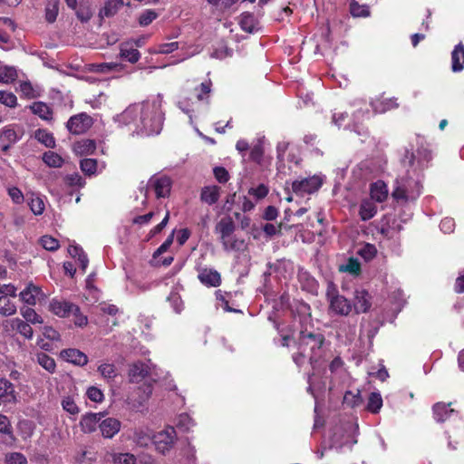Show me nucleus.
Returning a JSON list of instances; mask_svg holds the SVG:
<instances>
[{"label": "nucleus", "instance_id": "obj_57", "mask_svg": "<svg viewBox=\"0 0 464 464\" xmlns=\"http://www.w3.org/2000/svg\"><path fill=\"white\" fill-rule=\"evenodd\" d=\"M16 77V71L13 67H0V82L8 83L13 82Z\"/></svg>", "mask_w": 464, "mask_h": 464}, {"label": "nucleus", "instance_id": "obj_2", "mask_svg": "<svg viewBox=\"0 0 464 464\" xmlns=\"http://www.w3.org/2000/svg\"><path fill=\"white\" fill-rule=\"evenodd\" d=\"M430 153L426 149L417 151V155L411 154V158L404 160L405 166L410 169L405 175L400 176L394 185L392 192V198L401 203L415 201L421 194V170L427 166L430 160Z\"/></svg>", "mask_w": 464, "mask_h": 464}, {"label": "nucleus", "instance_id": "obj_17", "mask_svg": "<svg viewBox=\"0 0 464 464\" xmlns=\"http://www.w3.org/2000/svg\"><path fill=\"white\" fill-rule=\"evenodd\" d=\"M150 366L147 362H135L129 366L128 376L130 382H140L150 372Z\"/></svg>", "mask_w": 464, "mask_h": 464}, {"label": "nucleus", "instance_id": "obj_10", "mask_svg": "<svg viewBox=\"0 0 464 464\" xmlns=\"http://www.w3.org/2000/svg\"><path fill=\"white\" fill-rule=\"evenodd\" d=\"M327 299L329 301V310L334 314L346 316L352 311L350 301L334 290L328 291Z\"/></svg>", "mask_w": 464, "mask_h": 464}, {"label": "nucleus", "instance_id": "obj_15", "mask_svg": "<svg viewBox=\"0 0 464 464\" xmlns=\"http://www.w3.org/2000/svg\"><path fill=\"white\" fill-rule=\"evenodd\" d=\"M19 297L23 303L30 306H34L38 302L44 299L45 295L41 287L34 285L33 283H29L25 288L20 292Z\"/></svg>", "mask_w": 464, "mask_h": 464}, {"label": "nucleus", "instance_id": "obj_42", "mask_svg": "<svg viewBox=\"0 0 464 464\" xmlns=\"http://www.w3.org/2000/svg\"><path fill=\"white\" fill-rule=\"evenodd\" d=\"M343 403L352 408L360 406L362 403L361 392L359 390L346 392L343 396Z\"/></svg>", "mask_w": 464, "mask_h": 464}, {"label": "nucleus", "instance_id": "obj_46", "mask_svg": "<svg viewBox=\"0 0 464 464\" xmlns=\"http://www.w3.org/2000/svg\"><path fill=\"white\" fill-rule=\"evenodd\" d=\"M35 139L48 148H54L55 140L53 134L45 130H38L34 134Z\"/></svg>", "mask_w": 464, "mask_h": 464}, {"label": "nucleus", "instance_id": "obj_12", "mask_svg": "<svg viewBox=\"0 0 464 464\" xmlns=\"http://www.w3.org/2000/svg\"><path fill=\"white\" fill-rule=\"evenodd\" d=\"M353 426L351 423L346 424L343 427L337 428L331 439L332 446L336 448L348 446L351 448L356 443V440L353 435Z\"/></svg>", "mask_w": 464, "mask_h": 464}, {"label": "nucleus", "instance_id": "obj_23", "mask_svg": "<svg viewBox=\"0 0 464 464\" xmlns=\"http://www.w3.org/2000/svg\"><path fill=\"white\" fill-rule=\"evenodd\" d=\"M370 195V198L373 201L379 203L384 202L389 195L387 185L382 180H377L371 185Z\"/></svg>", "mask_w": 464, "mask_h": 464}, {"label": "nucleus", "instance_id": "obj_19", "mask_svg": "<svg viewBox=\"0 0 464 464\" xmlns=\"http://www.w3.org/2000/svg\"><path fill=\"white\" fill-rule=\"evenodd\" d=\"M104 417L103 412L98 413H86L82 416L80 420L81 430L84 433H92L96 430L102 418Z\"/></svg>", "mask_w": 464, "mask_h": 464}, {"label": "nucleus", "instance_id": "obj_1", "mask_svg": "<svg viewBox=\"0 0 464 464\" xmlns=\"http://www.w3.org/2000/svg\"><path fill=\"white\" fill-rule=\"evenodd\" d=\"M161 107L162 98L158 95L142 102L130 104L113 119L119 124L129 126L137 134L156 135L162 130L164 121Z\"/></svg>", "mask_w": 464, "mask_h": 464}, {"label": "nucleus", "instance_id": "obj_43", "mask_svg": "<svg viewBox=\"0 0 464 464\" xmlns=\"http://www.w3.org/2000/svg\"><path fill=\"white\" fill-rule=\"evenodd\" d=\"M122 5V0H106L104 7L101 11V14L107 17L112 16Z\"/></svg>", "mask_w": 464, "mask_h": 464}, {"label": "nucleus", "instance_id": "obj_27", "mask_svg": "<svg viewBox=\"0 0 464 464\" xmlns=\"http://www.w3.org/2000/svg\"><path fill=\"white\" fill-rule=\"evenodd\" d=\"M371 106L374 112L384 113L387 111L394 109L398 106L396 100L393 98L380 97L371 102Z\"/></svg>", "mask_w": 464, "mask_h": 464}, {"label": "nucleus", "instance_id": "obj_20", "mask_svg": "<svg viewBox=\"0 0 464 464\" xmlns=\"http://www.w3.org/2000/svg\"><path fill=\"white\" fill-rule=\"evenodd\" d=\"M121 427V421L115 418H106L99 423L102 435L106 439L113 438L120 431Z\"/></svg>", "mask_w": 464, "mask_h": 464}, {"label": "nucleus", "instance_id": "obj_18", "mask_svg": "<svg viewBox=\"0 0 464 464\" xmlns=\"http://www.w3.org/2000/svg\"><path fill=\"white\" fill-rule=\"evenodd\" d=\"M152 430L148 426H140L134 429L132 440L134 443L140 447L146 448L153 443Z\"/></svg>", "mask_w": 464, "mask_h": 464}, {"label": "nucleus", "instance_id": "obj_31", "mask_svg": "<svg viewBox=\"0 0 464 464\" xmlns=\"http://www.w3.org/2000/svg\"><path fill=\"white\" fill-rule=\"evenodd\" d=\"M239 24L243 31L250 34L255 33L259 29L257 19L250 13H244L241 14Z\"/></svg>", "mask_w": 464, "mask_h": 464}, {"label": "nucleus", "instance_id": "obj_61", "mask_svg": "<svg viewBox=\"0 0 464 464\" xmlns=\"http://www.w3.org/2000/svg\"><path fill=\"white\" fill-rule=\"evenodd\" d=\"M43 247L49 251H54L59 248V242L56 238L50 236H44L40 239Z\"/></svg>", "mask_w": 464, "mask_h": 464}, {"label": "nucleus", "instance_id": "obj_8", "mask_svg": "<svg viewBox=\"0 0 464 464\" xmlns=\"http://www.w3.org/2000/svg\"><path fill=\"white\" fill-rule=\"evenodd\" d=\"M323 184L322 177L314 175L312 177L304 178L295 180L292 184L293 191L299 196L312 194L317 191Z\"/></svg>", "mask_w": 464, "mask_h": 464}, {"label": "nucleus", "instance_id": "obj_22", "mask_svg": "<svg viewBox=\"0 0 464 464\" xmlns=\"http://www.w3.org/2000/svg\"><path fill=\"white\" fill-rule=\"evenodd\" d=\"M61 357L75 365L83 366L88 362V357L85 353L77 349H66L61 352Z\"/></svg>", "mask_w": 464, "mask_h": 464}, {"label": "nucleus", "instance_id": "obj_49", "mask_svg": "<svg viewBox=\"0 0 464 464\" xmlns=\"http://www.w3.org/2000/svg\"><path fill=\"white\" fill-rule=\"evenodd\" d=\"M339 270L347 272L353 276H357L360 273L361 266L357 259L349 258L346 263L340 266Z\"/></svg>", "mask_w": 464, "mask_h": 464}, {"label": "nucleus", "instance_id": "obj_48", "mask_svg": "<svg viewBox=\"0 0 464 464\" xmlns=\"http://www.w3.org/2000/svg\"><path fill=\"white\" fill-rule=\"evenodd\" d=\"M98 372L106 380H113L117 376V369L113 363L103 362L99 365Z\"/></svg>", "mask_w": 464, "mask_h": 464}, {"label": "nucleus", "instance_id": "obj_4", "mask_svg": "<svg viewBox=\"0 0 464 464\" xmlns=\"http://www.w3.org/2000/svg\"><path fill=\"white\" fill-rule=\"evenodd\" d=\"M211 82L207 81L196 88L197 102H193L191 104H189L186 100L179 101L178 102L179 108L188 114L191 124L193 123L194 119H199L207 112L209 104L208 99L211 92Z\"/></svg>", "mask_w": 464, "mask_h": 464}, {"label": "nucleus", "instance_id": "obj_28", "mask_svg": "<svg viewBox=\"0 0 464 464\" xmlns=\"http://www.w3.org/2000/svg\"><path fill=\"white\" fill-rule=\"evenodd\" d=\"M27 203L31 211L36 216L42 215L45 209L44 198L39 194L28 193Z\"/></svg>", "mask_w": 464, "mask_h": 464}, {"label": "nucleus", "instance_id": "obj_5", "mask_svg": "<svg viewBox=\"0 0 464 464\" xmlns=\"http://www.w3.org/2000/svg\"><path fill=\"white\" fill-rule=\"evenodd\" d=\"M236 226L229 217L222 218L216 226V232L226 251H240L245 247V241L234 235Z\"/></svg>", "mask_w": 464, "mask_h": 464}, {"label": "nucleus", "instance_id": "obj_29", "mask_svg": "<svg viewBox=\"0 0 464 464\" xmlns=\"http://www.w3.org/2000/svg\"><path fill=\"white\" fill-rule=\"evenodd\" d=\"M138 393H139L138 400L133 399L132 397H129L127 399V402L130 405V407L135 411H139L143 406L144 402L149 400V398L150 397V395L152 393V388L150 385L146 386L143 389L142 392H141V389L139 388Z\"/></svg>", "mask_w": 464, "mask_h": 464}, {"label": "nucleus", "instance_id": "obj_25", "mask_svg": "<svg viewBox=\"0 0 464 464\" xmlns=\"http://www.w3.org/2000/svg\"><path fill=\"white\" fill-rule=\"evenodd\" d=\"M464 69V44L462 43L455 45L451 52V70L453 72H459Z\"/></svg>", "mask_w": 464, "mask_h": 464}, {"label": "nucleus", "instance_id": "obj_36", "mask_svg": "<svg viewBox=\"0 0 464 464\" xmlns=\"http://www.w3.org/2000/svg\"><path fill=\"white\" fill-rule=\"evenodd\" d=\"M450 404L437 403L433 406V414L436 421L443 422L454 413V410L450 408Z\"/></svg>", "mask_w": 464, "mask_h": 464}, {"label": "nucleus", "instance_id": "obj_34", "mask_svg": "<svg viewBox=\"0 0 464 464\" xmlns=\"http://www.w3.org/2000/svg\"><path fill=\"white\" fill-rule=\"evenodd\" d=\"M96 150L95 142L92 140L82 139L73 144V151L77 155L92 154Z\"/></svg>", "mask_w": 464, "mask_h": 464}, {"label": "nucleus", "instance_id": "obj_51", "mask_svg": "<svg viewBox=\"0 0 464 464\" xmlns=\"http://www.w3.org/2000/svg\"><path fill=\"white\" fill-rule=\"evenodd\" d=\"M111 456L113 464H136V458L131 453H112Z\"/></svg>", "mask_w": 464, "mask_h": 464}, {"label": "nucleus", "instance_id": "obj_62", "mask_svg": "<svg viewBox=\"0 0 464 464\" xmlns=\"http://www.w3.org/2000/svg\"><path fill=\"white\" fill-rule=\"evenodd\" d=\"M0 102L13 108L16 105L17 98L13 92L0 91Z\"/></svg>", "mask_w": 464, "mask_h": 464}, {"label": "nucleus", "instance_id": "obj_9", "mask_svg": "<svg viewBox=\"0 0 464 464\" xmlns=\"http://www.w3.org/2000/svg\"><path fill=\"white\" fill-rule=\"evenodd\" d=\"M382 170L381 161L376 159H366L358 163L353 170V176L358 179H368Z\"/></svg>", "mask_w": 464, "mask_h": 464}, {"label": "nucleus", "instance_id": "obj_37", "mask_svg": "<svg viewBox=\"0 0 464 464\" xmlns=\"http://www.w3.org/2000/svg\"><path fill=\"white\" fill-rule=\"evenodd\" d=\"M121 57L131 63H135L139 61L140 54L137 49L129 47V44L126 43L121 45Z\"/></svg>", "mask_w": 464, "mask_h": 464}, {"label": "nucleus", "instance_id": "obj_59", "mask_svg": "<svg viewBox=\"0 0 464 464\" xmlns=\"http://www.w3.org/2000/svg\"><path fill=\"white\" fill-rule=\"evenodd\" d=\"M377 253V249L375 246L372 244H365L362 246L359 251L358 254L364 259V260H371L372 259Z\"/></svg>", "mask_w": 464, "mask_h": 464}, {"label": "nucleus", "instance_id": "obj_58", "mask_svg": "<svg viewBox=\"0 0 464 464\" xmlns=\"http://www.w3.org/2000/svg\"><path fill=\"white\" fill-rule=\"evenodd\" d=\"M158 17V14L154 10L147 9L140 14L139 24L141 26H147Z\"/></svg>", "mask_w": 464, "mask_h": 464}, {"label": "nucleus", "instance_id": "obj_50", "mask_svg": "<svg viewBox=\"0 0 464 464\" xmlns=\"http://www.w3.org/2000/svg\"><path fill=\"white\" fill-rule=\"evenodd\" d=\"M350 11L354 17H367L370 15L369 7L365 5H359L354 0L350 3Z\"/></svg>", "mask_w": 464, "mask_h": 464}, {"label": "nucleus", "instance_id": "obj_13", "mask_svg": "<svg viewBox=\"0 0 464 464\" xmlns=\"http://www.w3.org/2000/svg\"><path fill=\"white\" fill-rule=\"evenodd\" d=\"M51 313L61 318L71 316L72 312L78 311V305L63 298L54 297L48 305Z\"/></svg>", "mask_w": 464, "mask_h": 464}, {"label": "nucleus", "instance_id": "obj_45", "mask_svg": "<svg viewBox=\"0 0 464 464\" xmlns=\"http://www.w3.org/2000/svg\"><path fill=\"white\" fill-rule=\"evenodd\" d=\"M176 425L183 431H190L195 427L196 422L188 414L182 413L178 416Z\"/></svg>", "mask_w": 464, "mask_h": 464}, {"label": "nucleus", "instance_id": "obj_52", "mask_svg": "<svg viewBox=\"0 0 464 464\" xmlns=\"http://www.w3.org/2000/svg\"><path fill=\"white\" fill-rule=\"evenodd\" d=\"M37 362L44 369H45L49 372H54L56 366L55 362L52 357H50L46 353H39L37 354Z\"/></svg>", "mask_w": 464, "mask_h": 464}, {"label": "nucleus", "instance_id": "obj_53", "mask_svg": "<svg viewBox=\"0 0 464 464\" xmlns=\"http://www.w3.org/2000/svg\"><path fill=\"white\" fill-rule=\"evenodd\" d=\"M356 333V324H349L345 325L344 323L341 324L336 329V334L339 337L344 336L345 338L352 339L354 337Z\"/></svg>", "mask_w": 464, "mask_h": 464}, {"label": "nucleus", "instance_id": "obj_63", "mask_svg": "<svg viewBox=\"0 0 464 464\" xmlns=\"http://www.w3.org/2000/svg\"><path fill=\"white\" fill-rule=\"evenodd\" d=\"M27 459L20 452H12L5 456V464H26Z\"/></svg>", "mask_w": 464, "mask_h": 464}, {"label": "nucleus", "instance_id": "obj_16", "mask_svg": "<svg viewBox=\"0 0 464 464\" xmlns=\"http://www.w3.org/2000/svg\"><path fill=\"white\" fill-rule=\"evenodd\" d=\"M372 306V296L364 289H356L354 292L353 307L356 314L367 313Z\"/></svg>", "mask_w": 464, "mask_h": 464}, {"label": "nucleus", "instance_id": "obj_11", "mask_svg": "<svg viewBox=\"0 0 464 464\" xmlns=\"http://www.w3.org/2000/svg\"><path fill=\"white\" fill-rule=\"evenodd\" d=\"M24 135V130L16 124H10L0 130V140L2 142V150H8L12 145L19 141Z\"/></svg>", "mask_w": 464, "mask_h": 464}, {"label": "nucleus", "instance_id": "obj_38", "mask_svg": "<svg viewBox=\"0 0 464 464\" xmlns=\"http://www.w3.org/2000/svg\"><path fill=\"white\" fill-rule=\"evenodd\" d=\"M17 311L15 304L5 295H0V314L4 316L14 315Z\"/></svg>", "mask_w": 464, "mask_h": 464}, {"label": "nucleus", "instance_id": "obj_21", "mask_svg": "<svg viewBox=\"0 0 464 464\" xmlns=\"http://www.w3.org/2000/svg\"><path fill=\"white\" fill-rule=\"evenodd\" d=\"M199 281L207 286H218L220 285V274L212 268H202L198 276Z\"/></svg>", "mask_w": 464, "mask_h": 464}, {"label": "nucleus", "instance_id": "obj_14", "mask_svg": "<svg viewBox=\"0 0 464 464\" xmlns=\"http://www.w3.org/2000/svg\"><path fill=\"white\" fill-rule=\"evenodd\" d=\"M92 125V119L87 113H79L72 116L67 121L66 127L72 134H82Z\"/></svg>", "mask_w": 464, "mask_h": 464}, {"label": "nucleus", "instance_id": "obj_64", "mask_svg": "<svg viewBox=\"0 0 464 464\" xmlns=\"http://www.w3.org/2000/svg\"><path fill=\"white\" fill-rule=\"evenodd\" d=\"M268 188L266 185L260 184L256 188H250L248 194L258 200L266 198L268 194Z\"/></svg>", "mask_w": 464, "mask_h": 464}, {"label": "nucleus", "instance_id": "obj_39", "mask_svg": "<svg viewBox=\"0 0 464 464\" xmlns=\"http://www.w3.org/2000/svg\"><path fill=\"white\" fill-rule=\"evenodd\" d=\"M44 162L50 168H61L63 165V159L54 151H46L43 155Z\"/></svg>", "mask_w": 464, "mask_h": 464}, {"label": "nucleus", "instance_id": "obj_30", "mask_svg": "<svg viewBox=\"0 0 464 464\" xmlns=\"http://www.w3.org/2000/svg\"><path fill=\"white\" fill-rule=\"evenodd\" d=\"M219 197L220 188L215 185L204 187L200 193V199L208 205L217 203Z\"/></svg>", "mask_w": 464, "mask_h": 464}, {"label": "nucleus", "instance_id": "obj_7", "mask_svg": "<svg viewBox=\"0 0 464 464\" xmlns=\"http://www.w3.org/2000/svg\"><path fill=\"white\" fill-rule=\"evenodd\" d=\"M172 181L164 174H155L150 177L146 185V193L153 190L157 198H167L170 193Z\"/></svg>", "mask_w": 464, "mask_h": 464}, {"label": "nucleus", "instance_id": "obj_26", "mask_svg": "<svg viewBox=\"0 0 464 464\" xmlns=\"http://www.w3.org/2000/svg\"><path fill=\"white\" fill-rule=\"evenodd\" d=\"M377 213V206L371 198L362 199L359 206V216L362 221L372 218Z\"/></svg>", "mask_w": 464, "mask_h": 464}, {"label": "nucleus", "instance_id": "obj_24", "mask_svg": "<svg viewBox=\"0 0 464 464\" xmlns=\"http://www.w3.org/2000/svg\"><path fill=\"white\" fill-rule=\"evenodd\" d=\"M298 281L303 290L310 294L317 293L318 284L307 271L303 269L298 271Z\"/></svg>", "mask_w": 464, "mask_h": 464}, {"label": "nucleus", "instance_id": "obj_54", "mask_svg": "<svg viewBox=\"0 0 464 464\" xmlns=\"http://www.w3.org/2000/svg\"><path fill=\"white\" fill-rule=\"evenodd\" d=\"M81 169L86 175H92L97 171L98 162L94 159H83L80 163Z\"/></svg>", "mask_w": 464, "mask_h": 464}, {"label": "nucleus", "instance_id": "obj_44", "mask_svg": "<svg viewBox=\"0 0 464 464\" xmlns=\"http://www.w3.org/2000/svg\"><path fill=\"white\" fill-rule=\"evenodd\" d=\"M61 405L63 411H65L66 412L72 416H76L80 412V408L78 407L72 396L63 397L61 401Z\"/></svg>", "mask_w": 464, "mask_h": 464}, {"label": "nucleus", "instance_id": "obj_41", "mask_svg": "<svg viewBox=\"0 0 464 464\" xmlns=\"http://www.w3.org/2000/svg\"><path fill=\"white\" fill-rule=\"evenodd\" d=\"M382 407V398L380 392H373L370 394L367 402V410L372 413H377Z\"/></svg>", "mask_w": 464, "mask_h": 464}, {"label": "nucleus", "instance_id": "obj_3", "mask_svg": "<svg viewBox=\"0 0 464 464\" xmlns=\"http://www.w3.org/2000/svg\"><path fill=\"white\" fill-rule=\"evenodd\" d=\"M324 336L321 333L301 331L298 339V353L293 355V360L297 365L308 358L311 363L316 362L323 354Z\"/></svg>", "mask_w": 464, "mask_h": 464}, {"label": "nucleus", "instance_id": "obj_6", "mask_svg": "<svg viewBox=\"0 0 464 464\" xmlns=\"http://www.w3.org/2000/svg\"><path fill=\"white\" fill-rule=\"evenodd\" d=\"M177 433L172 426H168L153 435V443L158 452L166 454L175 445Z\"/></svg>", "mask_w": 464, "mask_h": 464}, {"label": "nucleus", "instance_id": "obj_56", "mask_svg": "<svg viewBox=\"0 0 464 464\" xmlns=\"http://www.w3.org/2000/svg\"><path fill=\"white\" fill-rule=\"evenodd\" d=\"M86 396L90 401L96 403H101L104 400V394L102 391L96 386L89 387L86 391Z\"/></svg>", "mask_w": 464, "mask_h": 464}, {"label": "nucleus", "instance_id": "obj_33", "mask_svg": "<svg viewBox=\"0 0 464 464\" xmlns=\"http://www.w3.org/2000/svg\"><path fill=\"white\" fill-rule=\"evenodd\" d=\"M13 330H16L21 335L26 339H32L34 332L30 324L20 318H13L9 321Z\"/></svg>", "mask_w": 464, "mask_h": 464}, {"label": "nucleus", "instance_id": "obj_35", "mask_svg": "<svg viewBox=\"0 0 464 464\" xmlns=\"http://www.w3.org/2000/svg\"><path fill=\"white\" fill-rule=\"evenodd\" d=\"M68 253L72 258L77 259L82 272L84 273L88 266L89 259L82 248L76 245H71L68 247Z\"/></svg>", "mask_w": 464, "mask_h": 464}, {"label": "nucleus", "instance_id": "obj_60", "mask_svg": "<svg viewBox=\"0 0 464 464\" xmlns=\"http://www.w3.org/2000/svg\"><path fill=\"white\" fill-rule=\"evenodd\" d=\"M264 154L263 140L259 139L251 148L250 157L254 161L260 162Z\"/></svg>", "mask_w": 464, "mask_h": 464}, {"label": "nucleus", "instance_id": "obj_47", "mask_svg": "<svg viewBox=\"0 0 464 464\" xmlns=\"http://www.w3.org/2000/svg\"><path fill=\"white\" fill-rule=\"evenodd\" d=\"M32 111L44 120H49L52 116V111L49 106L42 102H34L31 106Z\"/></svg>", "mask_w": 464, "mask_h": 464}, {"label": "nucleus", "instance_id": "obj_55", "mask_svg": "<svg viewBox=\"0 0 464 464\" xmlns=\"http://www.w3.org/2000/svg\"><path fill=\"white\" fill-rule=\"evenodd\" d=\"M58 1L57 0H50L46 5L45 9V17L46 20L50 23L55 21L58 15Z\"/></svg>", "mask_w": 464, "mask_h": 464}, {"label": "nucleus", "instance_id": "obj_40", "mask_svg": "<svg viewBox=\"0 0 464 464\" xmlns=\"http://www.w3.org/2000/svg\"><path fill=\"white\" fill-rule=\"evenodd\" d=\"M20 313L28 324H41L44 322L42 316L31 307H22Z\"/></svg>", "mask_w": 464, "mask_h": 464}, {"label": "nucleus", "instance_id": "obj_32", "mask_svg": "<svg viewBox=\"0 0 464 464\" xmlns=\"http://www.w3.org/2000/svg\"><path fill=\"white\" fill-rule=\"evenodd\" d=\"M0 398L8 402L16 401L14 384L4 378L0 379Z\"/></svg>", "mask_w": 464, "mask_h": 464}]
</instances>
